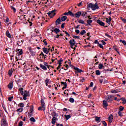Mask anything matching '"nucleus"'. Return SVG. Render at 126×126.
Wrapping results in <instances>:
<instances>
[{
	"label": "nucleus",
	"instance_id": "obj_38",
	"mask_svg": "<svg viewBox=\"0 0 126 126\" xmlns=\"http://www.w3.org/2000/svg\"><path fill=\"white\" fill-rule=\"evenodd\" d=\"M31 53V55L32 56L34 57V56H35L36 52H34V51H32Z\"/></svg>",
	"mask_w": 126,
	"mask_h": 126
},
{
	"label": "nucleus",
	"instance_id": "obj_64",
	"mask_svg": "<svg viewBox=\"0 0 126 126\" xmlns=\"http://www.w3.org/2000/svg\"><path fill=\"white\" fill-rule=\"evenodd\" d=\"M57 126H63V124H57Z\"/></svg>",
	"mask_w": 126,
	"mask_h": 126
},
{
	"label": "nucleus",
	"instance_id": "obj_3",
	"mask_svg": "<svg viewBox=\"0 0 126 126\" xmlns=\"http://www.w3.org/2000/svg\"><path fill=\"white\" fill-rule=\"evenodd\" d=\"M56 9H54V10L49 11L48 13V16L50 17V18H53V17H54L55 15H56V13H55L56 12Z\"/></svg>",
	"mask_w": 126,
	"mask_h": 126
},
{
	"label": "nucleus",
	"instance_id": "obj_37",
	"mask_svg": "<svg viewBox=\"0 0 126 126\" xmlns=\"http://www.w3.org/2000/svg\"><path fill=\"white\" fill-rule=\"evenodd\" d=\"M86 14H87V12H81V15H82V16H83V17H85V16L86 15Z\"/></svg>",
	"mask_w": 126,
	"mask_h": 126
},
{
	"label": "nucleus",
	"instance_id": "obj_58",
	"mask_svg": "<svg viewBox=\"0 0 126 126\" xmlns=\"http://www.w3.org/2000/svg\"><path fill=\"white\" fill-rule=\"evenodd\" d=\"M34 109V107H31V108H30V111L33 113V111H34V109Z\"/></svg>",
	"mask_w": 126,
	"mask_h": 126
},
{
	"label": "nucleus",
	"instance_id": "obj_52",
	"mask_svg": "<svg viewBox=\"0 0 126 126\" xmlns=\"http://www.w3.org/2000/svg\"><path fill=\"white\" fill-rule=\"evenodd\" d=\"M64 25H65V23H63L61 25V28L63 29L64 28Z\"/></svg>",
	"mask_w": 126,
	"mask_h": 126
},
{
	"label": "nucleus",
	"instance_id": "obj_4",
	"mask_svg": "<svg viewBox=\"0 0 126 126\" xmlns=\"http://www.w3.org/2000/svg\"><path fill=\"white\" fill-rule=\"evenodd\" d=\"M69 43L71 48L73 49V50H75V47L73 48V46H75L76 44L75 40L74 39H71L69 41Z\"/></svg>",
	"mask_w": 126,
	"mask_h": 126
},
{
	"label": "nucleus",
	"instance_id": "obj_10",
	"mask_svg": "<svg viewBox=\"0 0 126 126\" xmlns=\"http://www.w3.org/2000/svg\"><path fill=\"white\" fill-rule=\"evenodd\" d=\"M81 15V12L80 11H78L74 14V16H72V17H76L77 18H79V17Z\"/></svg>",
	"mask_w": 126,
	"mask_h": 126
},
{
	"label": "nucleus",
	"instance_id": "obj_26",
	"mask_svg": "<svg viewBox=\"0 0 126 126\" xmlns=\"http://www.w3.org/2000/svg\"><path fill=\"white\" fill-rule=\"evenodd\" d=\"M13 86V85L12 84V83H10L8 85V87L9 89H12Z\"/></svg>",
	"mask_w": 126,
	"mask_h": 126
},
{
	"label": "nucleus",
	"instance_id": "obj_15",
	"mask_svg": "<svg viewBox=\"0 0 126 126\" xmlns=\"http://www.w3.org/2000/svg\"><path fill=\"white\" fill-rule=\"evenodd\" d=\"M56 25H59V24H61V22H62V20H61V17L57 19V20L56 21Z\"/></svg>",
	"mask_w": 126,
	"mask_h": 126
},
{
	"label": "nucleus",
	"instance_id": "obj_16",
	"mask_svg": "<svg viewBox=\"0 0 126 126\" xmlns=\"http://www.w3.org/2000/svg\"><path fill=\"white\" fill-rule=\"evenodd\" d=\"M103 105H104V108L105 109H107L108 108V102H107V100H103Z\"/></svg>",
	"mask_w": 126,
	"mask_h": 126
},
{
	"label": "nucleus",
	"instance_id": "obj_51",
	"mask_svg": "<svg viewBox=\"0 0 126 126\" xmlns=\"http://www.w3.org/2000/svg\"><path fill=\"white\" fill-rule=\"evenodd\" d=\"M3 108L4 109L5 112L6 113H7V111H6V107H5V105H2Z\"/></svg>",
	"mask_w": 126,
	"mask_h": 126
},
{
	"label": "nucleus",
	"instance_id": "obj_6",
	"mask_svg": "<svg viewBox=\"0 0 126 126\" xmlns=\"http://www.w3.org/2000/svg\"><path fill=\"white\" fill-rule=\"evenodd\" d=\"M1 126H8L7 122H6V120L4 119H2L1 121Z\"/></svg>",
	"mask_w": 126,
	"mask_h": 126
},
{
	"label": "nucleus",
	"instance_id": "obj_55",
	"mask_svg": "<svg viewBox=\"0 0 126 126\" xmlns=\"http://www.w3.org/2000/svg\"><path fill=\"white\" fill-rule=\"evenodd\" d=\"M77 5L78 6H79V7L81 6V5H82V2H80V3H78V4H77Z\"/></svg>",
	"mask_w": 126,
	"mask_h": 126
},
{
	"label": "nucleus",
	"instance_id": "obj_36",
	"mask_svg": "<svg viewBox=\"0 0 126 126\" xmlns=\"http://www.w3.org/2000/svg\"><path fill=\"white\" fill-rule=\"evenodd\" d=\"M124 109H125V108H124V107H123V106H120V107H119V112H122V111H124Z\"/></svg>",
	"mask_w": 126,
	"mask_h": 126
},
{
	"label": "nucleus",
	"instance_id": "obj_59",
	"mask_svg": "<svg viewBox=\"0 0 126 126\" xmlns=\"http://www.w3.org/2000/svg\"><path fill=\"white\" fill-rule=\"evenodd\" d=\"M105 36H106L108 38H111L112 37L111 36V35H109L108 33H105Z\"/></svg>",
	"mask_w": 126,
	"mask_h": 126
},
{
	"label": "nucleus",
	"instance_id": "obj_61",
	"mask_svg": "<svg viewBox=\"0 0 126 126\" xmlns=\"http://www.w3.org/2000/svg\"><path fill=\"white\" fill-rule=\"evenodd\" d=\"M39 56H43V57H45V56H47V55H44L43 52H41Z\"/></svg>",
	"mask_w": 126,
	"mask_h": 126
},
{
	"label": "nucleus",
	"instance_id": "obj_20",
	"mask_svg": "<svg viewBox=\"0 0 126 126\" xmlns=\"http://www.w3.org/2000/svg\"><path fill=\"white\" fill-rule=\"evenodd\" d=\"M17 52H19V54H18V57H19L20 56H21V55H22V54H23L22 49H17Z\"/></svg>",
	"mask_w": 126,
	"mask_h": 126
},
{
	"label": "nucleus",
	"instance_id": "obj_25",
	"mask_svg": "<svg viewBox=\"0 0 126 126\" xmlns=\"http://www.w3.org/2000/svg\"><path fill=\"white\" fill-rule=\"evenodd\" d=\"M40 66L42 69H43L44 70H47V67H46L45 65L40 64Z\"/></svg>",
	"mask_w": 126,
	"mask_h": 126
},
{
	"label": "nucleus",
	"instance_id": "obj_63",
	"mask_svg": "<svg viewBox=\"0 0 126 126\" xmlns=\"http://www.w3.org/2000/svg\"><path fill=\"white\" fill-rule=\"evenodd\" d=\"M89 87H93V82H91L90 86H89Z\"/></svg>",
	"mask_w": 126,
	"mask_h": 126
},
{
	"label": "nucleus",
	"instance_id": "obj_40",
	"mask_svg": "<svg viewBox=\"0 0 126 126\" xmlns=\"http://www.w3.org/2000/svg\"><path fill=\"white\" fill-rule=\"evenodd\" d=\"M95 74H96V75H100V70H96Z\"/></svg>",
	"mask_w": 126,
	"mask_h": 126
},
{
	"label": "nucleus",
	"instance_id": "obj_60",
	"mask_svg": "<svg viewBox=\"0 0 126 126\" xmlns=\"http://www.w3.org/2000/svg\"><path fill=\"white\" fill-rule=\"evenodd\" d=\"M63 32H65V34H66V35H67V36H68V37H69V36H70V35H69V34H68V32H66V31H63Z\"/></svg>",
	"mask_w": 126,
	"mask_h": 126
},
{
	"label": "nucleus",
	"instance_id": "obj_32",
	"mask_svg": "<svg viewBox=\"0 0 126 126\" xmlns=\"http://www.w3.org/2000/svg\"><path fill=\"white\" fill-rule=\"evenodd\" d=\"M69 101L70 102V103H74V99H73L72 97H70Z\"/></svg>",
	"mask_w": 126,
	"mask_h": 126
},
{
	"label": "nucleus",
	"instance_id": "obj_48",
	"mask_svg": "<svg viewBox=\"0 0 126 126\" xmlns=\"http://www.w3.org/2000/svg\"><path fill=\"white\" fill-rule=\"evenodd\" d=\"M11 9H13V10H14V12H15V11H16V9H15V8L12 6H10Z\"/></svg>",
	"mask_w": 126,
	"mask_h": 126
},
{
	"label": "nucleus",
	"instance_id": "obj_49",
	"mask_svg": "<svg viewBox=\"0 0 126 126\" xmlns=\"http://www.w3.org/2000/svg\"><path fill=\"white\" fill-rule=\"evenodd\" d=\"M72 37L74 38V39H79V36H78L73 35Z\"/></svg>",
	"mask_w": 126,
	"mask_h": 126
},
{
	"label": "nucleus",
	"instance_id": "obj_39",
	"mask_svg": "<svg viewBox=\"0 0 126 126\" xmlns=\"http://www.w3.org/2000/svg\"><path fill=\"white\" fill-rule=\"evenodd\" d=\"M78 22H79L81 24H84V21L82 20H79V21H78Z\"/></svg>",
	"mask_w": 126,
	"mask_h": 126
},
{
	"label": "nucleus",
	"instance_id": "obj_14",
	"mask_svg": "<svg viewBox=\"0 0 126 126\" xmlns=\"http://www.w3.org/2000/svg\"><path fill=\"white\" fill-rule=\"evenodd\" d=\"M74 69L76 71V72H78L79 73H81L83 71H82L81 69L78 68V67H74Z\"/></svg>",
	"mask_w": 126,
	"mask_h": 126
},
{
	"label": "nucleus",
	"instance_id": "obj_62",
	"mask_svg": "<svg viewBox=\"0 0 126 126\" xmlns=\"http://www.w3.org/2000/svg\"><path fill=\"white\" fill-rule=\"evenodd\" d=\"M8 74L9 75H11V74H12V72L11 70H9Z\"/></svg>",
	"mask_w": 126,
	"mask_h": 126
},
{
	"label": "nucleus",
	"instance_id": "obj_45",
	"mask_svg": "<svg viewBox=\"0 0 126 126\" xmlns=\"http://www.w3.org/2000/svg\"><path fill=\"white\" fill-rule=\"evenodd\" d=\"M23 126V122L20 121L19 123L18 126Z\"/></svg>",
	"mask_w": 126,
	"mask_h": 126
},
{
	"label": "nucleus",
	"instance_id": "obj_5",
	"mask_svg": "<svg viewBox=\"0 0 126 126\" xmlns=\"http://www.w3.org/2000/svg\"><path fill=\"white\" fill-rule=\"evenodd\" d=\"M113 97H114L113 95H109L106 97L105 100L107 102H113V101H114V98H113Z\"/></svg>",
	"mask_w": 126,
	"mask_h": 126
},
{
	"label": "nucleus",
	"instance_id": "obj_30",
	"mask_svg": "<svg viewBox=\"0 0 126 126\" xmlns=\"http://www.w3.org/2000/svg\"><path fill=\"white\" fill-rule=\"evenodd\" d=\"M86 33V31H85V30H83L81 31V32H80V34L81 35H84V34H85Z\"/></svg>",
	"mask_w": 126,
	"mask_h": 126
},
{
	"label": "nucleus",
	"instance_id": "obj_27",
	"mask_svg": "<svg viewBox=\"0 0 126 126\" xmlns=\"http://www.w3.org/2000/svg\"><path fill=\"white\" fill-rule=\"evenodd\" d=\"M121 100H122V101H123V104H126V98L125 97H122L121 98Z\"/></svg>",
	"mask_w": 126,
	"mask_h": 126
},
{
	"label": "nucleus",
	"instance_id": "obj_18",
	"mask_svg": "<svg viewBox=\"0 0 126 126\" xmlns=\"http://www.w3.org/2000/svg\"><path fill=\"white\" fill-rule=\"evenodd\" d=\"M60 19L61 20V21H65V20L67 19V17H66V16H63L61 18H60Z\"/></svg>",
	"mask_w": 126,
	"mask_h": 126
},
{
	"label": "nucleus",
	"instance_id": "obj_12",
	"mask_svg": "<svg viewBox=\"0 0 126 126\" xmlns=\"http://www.w3.org/2000/svg\"><path fill=\"white\" fill-rule=\"evenodd\" d=\"M58 118L56 117H53L52 120L51 121V123L52 125H55L56 124V121H58Z\"/></svg>",
	"mask_w": 126,
	"mask_h": 126
},
{
	"label": "nucleus",
	"instance_id": "obj_8",
	"mask_svg": "<svg viewBox=\"0 0 126 126\" xmlns=\"http://www.w3.org/2000/svg\"><path fill=\"white\" fill-rule=\"evenodd\" d=\"M63 59L61 58L60 60H58V63H59V66L57 67V69L59 70L60 68H61V67L62 66V63H63Z\"/></svg>",
	"mask_w": 126,
	"mask_h": 126
},
{
	"label": "nucleus",
	"instance_id": "obj_46",
	"mask_svg": "<svg viewBox=\"0 0 126 126\" xmlns=\"http://www.w3.org/2000/svg\"><path fill=\"white\" fill-rule=\"evenodd\" d=\"M23 111V108H19L17 110V112H22Z\"/></svg>",
	"mask_w": 126,
	"mask_h": 126
},
{
	"label": "nucleus",
	"instance_id": "obj_22",
	"mask_svg": "<svg viewBox=\"0 0 126 126\" xmlns=\"http://www.w3.org/2000/svg\"><path fill=\"white\" fill-rule=\"evenodd\" d=\"M94 118L95 119V122H97V123H100V122H101V117L95 116Z\"/></svg>",
	"mask_w": 126,
	"mask_h": 126
},
{
	"label": "nucleus",
	"instance_id": "obj_9",
	"mask_svg": "<svg viewBox=\"0 0 126 126\" xmlns=\"http://www.w3.org/2000/svg\"><path fill=\"white\" fill-rule=\"evenodd\" d=\"M63 15H70L72 17V16H74V14H73L71 11H68V12L64 13Z\"/></svg>",
	"mask_w": 126,
	"mask_h": 126
},
{
	"label": "nucleus",
	"instance_id": "obj_44",
	"mask_svg": "<svg viewBox=\"0 0 126 126\" xmlns=\"http://www.w3.org/2000/svg\"><path fill=\"white\" fill-rule=\"evenodd\" d=\"M61 84L64 85V86H67V84L66 83V82H62Z\"/></svg>",
	"mask_w": 126,
	"mask_h": 126
},
{
	"label": "nucleus",
	"instance_id": "obj_24",
	"mask_svg": "<svg viewBox=\"0 0 126 126\" xmlns=\"http://www.w3.org/2000/svg\"><path fill=\"white\" fill-rule=\"evenodd\" d=\"M6 36H7V37H8V38H11V35L9 33V31H7L6 32Z\"/></svg>",
	"mask_w": 126,
	"mask_h": 126
},
{
	"label": "nucleus",
	"instance_id": "obj_17",
	"mask_svg": "<svg viewBox=\"0 0 126 126\" xmlns=\"http://www.w3.org/2000/svg\"><path fill=\"white\" fill-rule=\"evenodd\" d=\"M43 51L45 54H49V50H48V48H46L45 47L43 48Z\"/></svg>",
	"mask_w": 126,
	"mask_h": 126
},
{
	"label": "nucleus",
	"instance_id": "obj_54",
	"mask_svg": "<svg viewBox=\"0 0 126 126\" xmlns=\"http://www.w3.org/2000/svg\"><path fill=\"white\" fill-rule=\"evenodd\" d=\"M98 46L99 47V48H101V49H104V47H103V45L101 44H98Z\"/></svg>",
	"mask_w": 126,
	"mask_h": 126
},
{
	"label": "nucleus",
	"instance_id": "obj_11",
	"mask_svg": "<svg viewBox=\"0 0 126 126\" xmlns=\"http://www.w3.org/2000/svg\"><path fill=\"white\" fill-rule=\"evenodd\" d=\"M114 119V116L113 115L111 114L109 117H108V120L109 121V123L111 124V123L113 122V119Z\"/></svg>",
	"mask_w": 126,
	"mask_h": 126
},
{
	"label": "nucleus",
	"instance_id": "obj_7",
	"mask_svg": "<svg viewBox=\"0 0 126 126\" xmlns=\"http://www.w3.org/2000/svg\"><path fill=\"white\" fill-rule=\"evenodd\" d=\"M40 102L41 103V106L43 108L42 110L43 111H45V110H46V105H45V101H44V99H43V98H41Z\"/></svg>",
	"mask_w": 126,
	"mask_h": 126
},
{
	"label": "nucleus",
	"instance_id": "obj_28",
	"mask_svg": "<svg viewBox=\"0 0 126 126\" xmlns=\"http://www.w3.org/2000/svg\"><path fill=\"white\" fill-rule=\"evenodd\" d=\"M64 117H65L66 121H67V120H68L69 119H70V118H71V116L70 115H65Z\"/></svg>",
	"mask_w": 126,
	"mask_h": 126
},
{
	"label": "nucleus",
	"instance_id": "obj_31",
	"mask_svg": "<svg viewBox=\"0 0 126 126\" xmlns=\"http://www.w3.org/2000/svg\"><path fill=\"white\" fill-rule=\"evenodd\" d=\"M30 121L31 122H32L33 123H35L36 122V120H35V118L34 117H32L30 119Z\"/></svg>",
	"mask_w": 126,
	"mask_h": 126
},
{
	"label": "nucleus",
	"instance_id": "obj_29",
	"mask_svg": "<svg viewBox=\"0 0 126 126\" xmlns=\"http://www.w3.org/2000/svg\"><path fill=\"white\" fill-rule=\"evenodd\" d=\"M113 49L115 50V51H116L117 52L118 54H120V52H119V49L117 48V46H113Z\"/></svg>",
	"mask_w": 126,
	"mask_h": 126
},
{
	"label": "nucleus",
	"instance_id": "obj_43",
	"mask_svg": "<svg viewBox=\"0 0 126 126\" xmlns=\"http://www.w3.org/2000/svg\"><path fill=\"white\" fill-rule=\"evenodd\" d=\"M19 105L21 108H23V107H24V104L23 103H20Z\"/></svg>",
	"mask_w": 126,
	"mask_h": 126
},
{
	"label": "nucleus",
	"instance_id": "obj_19",
	"mask_svg": "<svg viewBox=\"0 0 126 126\" xmlns=\"http://www.w3.org/2000/svg\"><path fill=\"white\" fill-rule=\"evenodd\" d=\"M52 32H55L56 34H58V33H60V32H61V30L56 28L54 30L52 31Z\"/></svg>",
	"mask_w": 126,
	"mask_h": 126
},
{
	"label": "nucleus",
	"instance_id": "obj_57",
	"mask_svg": "<svg viewBox=\"0 0 126 126\" xmlns=\"http://www.w3.org/2000/svg\"><path fill=\"white\" fill-rule=\"evenodd\" d=\"M38 111H42V110H43V107L40 106V107H38Z\"/></svg>",
	"mask_w": 126,
	"mask_h": 126
},
{
	"label": "nucleus",
	"instance_id": "obj_33",
	"mask_svg": "<svg viewBox=\"0 0 126 126\" xmlns=\"http://www.w3.org/2000/svg\"><path fill=\"white\" fill-rule=\"evenodd\" d=\"M118 114L120 117H124V114H123V112L122 111H119L118 112Z\"/></svg>",
	"mask_w": 126,
	"mask_h": 126
},
{
	"label": "nucleus",
	"instance_id": "obj_41",
	"mask_svg": "<svg viewBox=\"0 0 126 126\" xmlns=\"http://www.w3.org/2000/svg\"><path fill=\"white\" fill-rule=\"evenodd\" d=\"M98 68H99V69H102V68H103V64H99L98 65Z\"/></svg>",
	"mask_w": 126,
	"mask_h": 126
},
{
	"label": "nucleus",
	"instance_id": "obj_34",
	"mask_svg": "<svg viewBox=\"0 0 126 126\" xmlns=\"http://www.w3.org/2000/svg\"><path fill=\"white\" fill-rule=\"evenodd\" d=\"M120 43H122V44H124V45H125V46H126V40H120Z\"/></svg>",
	"mask_w": 126,
	"mask_h": 126
},
{
	"label": "nucleus",
	"instance_id": "obj_13",
	"mask_svg": "<svg viewBox=\"0 0 126 126\" xmlns=\"http://www.w3.org/2000/svg\"><path fill=\"white\" fill-rule=\"evenodd\" d=\"M97 23H98V24H99V25H100V26H105V23L102 21H101V20H98L97 21Z\"/></svg>",
	"mask_w": 126,
	"mask_h": 126
},
{
	"label": "nucleus",
	"instance_id": "obj_21",
	"mask_svg": "<svg viewBox=\"0 0 126 126\" xmlns=\"http://www.w3.org/2000/svg\"><path fill=\"white\" fill-rule=\"evenodd\" d=\"M112 21V18L111 17L109 18H106V22L108 23V24H111V22Z\"/></svg>",
	"mask_w": 126,
	"mask_h": 126
},
{
	"label": "nucleus",
	"instance_id": "obj_1",
	"mask_svg": "<svg viewBox=\"0 0 126 126\" xmlns=\"http://www.w3.org/2000/svg\"><path fill=\"white\" fill-rule=\"evenodd\" d=\"M24 89L23 88H20L19 89V91L21 93V95L23 96V99L24 100H27V96H28V93L27 91H24L23 92Z\"/></svg>",
	"mask_w": 126,
	"mask_h": 126
},
{
	"label": "nucleus",
	"instance_id": "obj_53",
	"mask_svg": "<svg viewBox=\"0 0 126 126\" xmlns=\"http://www.w3.org/2000/svg\"><path fill=\"white\" fill-rule=\"evenodd\" d=\"M102 124H103L104 126H108L107 125V123H106V121H102Z\"/></svg>",
	"mask_w": 126,
	"mask_h": 126
},
{
	"label": "nucleus",
	"instance_id": "obj_50",
	"mask_svg": "<svg viewBox=\"0 0 126 126\" xmlns=\"http://www.w3.org/2000/svg\"><path fill=\"white\" fill-rule=\"evenodd\" d=\"M13 98V96H10L8 97V101H9V102H11L12 100L11 99Z\"/></svg>",
	"mask_w": 126,
	"mask_h": 126
},
{
	"label": "nucleus",
	"instance_id": "obj_23",
	"mask_svg": "<svg viewBox=\"0 0 126 126\" xmlns=\"http://www.w3.org/2000/svg\"><path fill=\"white\" fill-rule=\"evenodd\" d=\"M51 115L52 116V117H58V114H57V113H56V112L53 111L52 113H51Z\"/></svg>",
	"mask_w": 126,
	"mask_h": 126
},
{
	"label": "nucleus",
	"instance_id": "obj_56",
	"mask_svg": "<svg viewBox=\"0 0 126 126\" xmlns=\"http://www.w3.org/2000/svg\"><path fill=\"white\" fill-rule=\"evenodd\" d=\"M43 43H44V45H45V46H47V45H48V42H47L46 41V39H44V40H43Z\"/></svg>",
	"mask_w": 126,
	"mask_h": 126
},
{
	"label": "nucleus",
	"instance_id": "obj_35",
	"mask_svg": "<svg viewBox=\"0 0 126 126\" xmlns=\"http://www.w3.org/2000/svg\"><path fill=\"white\" fill-rule=\"evenodd\" d=\"M93 21L92 20H88L87 23L89 25H91V23H92Z\"/></svg>",
	"mask_w": 126,
	"mask_h": 126
},
{
	"label": "nucleus",
	"instance_id": "obj_2",
	"mask_svg": "<svg viewBox=\"0 0 126 126\" xmlns=\"http://www.w3.org/2000/svg\"><path fill=\"white\" fill-rule=\"evenodd\" d=\"M88 8H92V10H96V9H99V6H98V3H95L93 4L92 3H90L87 5Z\"/></svg>",
	"mask_w": 126,
	"mask_h": 126
},
{
	"label": "nucleus",
	"instance_id": "obj_42",
	"mask_svg": "<svg viewBox=\"0 0 126 126\" xmlns=\"http://www.w3.org/2000/svg\"><path fill=\"white\" fill-rule=\"evenodd\" d=\"M111 93H113V94L118 93V90H114V91H111Z\"/></svg>",
	"mask_w": 126,
	"mask_h": 126
},
{
	"label": "nucleus",
	"instance_id": "obj_47",
	"mask_svg": "<svg viewBox=\"0 0 126 126\" xmlns=\"http://www.w3.org/2000/svg\"><path fill=\"white\" fill-rule=\"evenodd\" d=\"M29 116L30 117H33V112H30L29 113Z\"/></svg>",
	"mask_w": 126,
	"mask_h": 126
}]
</instances>
